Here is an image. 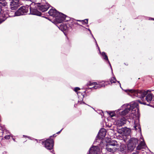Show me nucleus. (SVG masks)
Wrapping results in <instances>:
<instances>
[{
	"mask_svg": "<svg viewBox=\"0 0 154 154\" xmlns=\"http://www.w3.org/2000/svg\"><path fill=\"white\" fill-rule=\"evenodd\" d=\"M127 91L132 93L134 96L140 98L141 99L144 98L149 91V90L146 91L144 90H137L134 89H129Z\"/></svg>",
	"mask_w": 154,
	"mask_h": 154,
	"instance_id": "obj_1",
	"label": "nucleus"
},
{
	"mask_svg": "<svg viewBox=\"0 0 154 154\" xmlns=\"http://www.w3.org/2000/svg\"><path fill=\"white\" fill-rule=\"evenodd\" d=\"M29 7V5H26L25 6H22L19 8L17 11L14 12H13V15H12L11 16H19L25 15L28 12Z\"/></svg>",
	"mask_w": 154,
	"mask_h": 154,
	"instance_id": "obj_2",
	"label": "nucleus"
},
{
	"mask_svg": "<svg viewBox=\"0 0 154 154\" xmlns=\"http://www.w3.org/2000/svg\"><path fill=\"white\" fill-rule=\"evenodd\" d=\"M42 142L44 144L45 147L47 149L51 150L53 149L54 142L53 139H48Z\"/></svg>",
	"mask_w": 154,
	"mask_h": 154,
	"instance_id": "obj_3",
	"label": "nucleus"
},
{
	"mask_svg": "<svg viewBox=\"0 0 154 154\" xmlns=\"http://www.w3.org/2000/svg\"><path fill=\"white\" fill-rule=\"evenodd\" d=\"M130 110H131L133 113L137 115L139 113V106L137 102H134L130 105L129 108Z\"/></svg>",
	"mask_w": 154,
	"mask_h": 154,
	"instance_id": "obj_4",
	"label": "nucleus"
},
{
	"mask_svg": "<svg viewBox=\"0 0 154 154\" xmlns=\"http://www.w3.org/2000/svg\"><path fill=\"white\" fill-rule=\"evenodd\" d=\"M131 130L130 129L127 128V127L122 128L118 130V132L120 134H124L125 135H129L131 133Z\"/></svg>",
	"mask_w": 154,
	"mask_h": 154,
	"instance_id": "obj_5",
	"label": "nucleus"
},
{
	"mask_svg": "<svg viewBox=\"0 0 154 154\" xmlns=\"http://www.w3.org/2000/svg\"><path fill=\"white\" fill-rule=\"evenodd\" d=\"M65 17V14L59 12V14L56 16L54 20L57 23H60L64 21V17Z\"/></svg>",
	"mask_w": 154,
	"mask_h": 154,
	"instance_id": "obj_6",
	"label": "nucleus"
},
{
	"mask_svg": "<svg viewBox=\"0 0 154 154\" xmlns=\"http://www.w3.org/2000/svg\"><path fill=\"white\" fill-rule=\"evenodd\" d=\"M100 149L98 146H93L89 149V154H97Z\"/></svg>",
	"mask_w": 154,
	"mask_h": 154,
	"instance_id": "obj_7",
	"label": "nucleus"
},
{
	"mask_svg": "<svg viewBox=\"0 0 154 154\" xmlns=\"http://www.w3.org/2000/svg\"><path fill=\"white\" fill-rule=\"evenodd\" d=\"M106 130L104 128H101L99 131L97 137L100 139L104 138L106 135Z\"/></svg>",
	"mask_w": 154,
	"mask_h": 154,
	"instance_id": "obj_8",
	"label": "nucleus"
},
{
	"mask_svg": "<svg viewBox=\"0 0 154 154\" xmlns=\"http://www.w3.org/2000/svg\"><path fill=\"white\" fill-rule=\"evenodd\" d=\"M126 121V119L123 117L117 120L116 121V124L118 127H120L125 124Z\"/></svg>",
	"mask_w": 154,
	"mask_h": 154,
	"instance_id": "obj_9",
	"label": "nucleus"
},
{
	"mask_svg": "<svg viewBox=\"0 0 154 154\" xmlns=\"http://www.w3.org/2000/svg\"><path fill=\"white\" fill-rule=\"evenodd\" d=\"M20 6V3L10 2V7L11 10H16Z\"/></svg>",
	"mask_w": 154,
	"mask_h": 154,
	"instance_id": "obj_10",
	"label": "nucleus"
},
{
	"mask_svg": "<svg viewBox=\"0 0 154 154\" xmlns=\"http://www.w3.org/2000/svg\"><path fill=\"white\" fill-rule=\"evenodd\" d=\"M48 14L50 15L55 18L56 16L59 14V12L55 9H51L48 12Z\"/></svg>",
	"mask_w": 154,
	"mask_h": 154,
	"instance_id": "obj_11",
	"label": "nucleus"
},
{
	"mask_svg": "<svg viewBox=\"0 0 154 154\" xmlns=\"http://www.w3.org/2000/svg\"><path fill=\"white\" fill-rule=\"evenodd\" d=\"M75 25H79L78 23L77 22L76 20L73 18L71 19L69 21L68 23V26L71 28H74Z\"/></svg>",
	"mask_w": 154,
	"mask_h": 154,
	"instance_id": "obj_12",
	"label": "nucleus"
},
{
	"mask_svg": "<svg viewBox=\"0 0 154 154\" xmlns=\"http://www.w3.org/2000/svg\"><path fill=\"white\" fill-rule=\"evenodd\" d=\"M30 13L31 14L41 16L42 14L41 12L38 11L36 8H30Z\"/></svg>",
	"mask_w": 154,
	"mask_h": 154,
	"instance_id": "obj_13",
	"label": "nucleus"
},
{
	"mask_svg": "<svg viewBox=\"0 0 154 154\" xmlns=\"http://www.w3.org/2000/svg\"><path fill=\"white\" fill-rule=\"evenodd\" d=\"M69 27H70L68 26V23L66 24H61L59 27L60 29L63 32L66 31Z\"/></svg>",
	"mask_w": 154,
	"mask_h": 154,
	"instance_id": "obj_14",
	"label": "nucleus"
},
{
	"mask_svg": "<svg viewBox=\"0 0 154 154\" xmlns=\"http://www.w3.org/2000/svg\"><path fill=\"white\" fill-rule=\"evenodd\" d=\"M37 7L39 8L38 9L39 10L42 11V12L47 11L49 8V4L47 5H42L39 6L38 5Z\"/></svg>",
	"mask_w": 154,
	"mask_h": 154,
	"instance_id": "obj_15",
	"label": "nucleus"
},
{
	"mask_svg": "<svg viewBox=\"0 0 154 154\" xmlns=\"http://www.w3.org/2000/svg\"><path fill=\"white\" fill-rule=\"evenodd\" d=\"M129 143H131L132 145H134V146H136V145L138 143V140L137 138L134 137L131 138L129 140Z\"/></svg>",
	"mask_w": 154,
	"mask_h": 154,
	"instance_id": "obj_16",
	"label": "nucleus"
},
{
	"mask_svg": "<svg viewBox=\"0 0 154 154\" xmlns=\"http://www.w3.org/2000/svg\"><path fill=\"white\" fill-rule=\"evenodd\" d=\"M119 150L122 153H126L128 152L127 146L124 144L120 146Z\"/></svg>",
	"mask_w": 154,
	"mask_h": 154,
	"instance_id": "obj_17",
	"label": "nucleus"
},
{
	"mask_svg": "<svg viewBox=\"0 0 154 154\" xmlns=\"http://www.w3.org/2000/svg\"><path fill=\"white\" fill-rule=\"evenodd\" d=\"M106 150L108 152L111 153L114 152L116 151L117 148L116 147H111L110 146H106Z\"/></svg>",
	"mask_w": 154,
	"mask_h": 154,
	"instance_id": "obj_18",
	"label": "nucleus"
},
{
	"mask_svg": "<svg viewBox=\"0 0 154 154\" xmlns=\"http://www.w3.org/2000/svg\"><path fill=\"white\" fill-rule=\"evenodd\" d=\"M145 145V143L144 142L141 141L138 144L137 146V147L136 149L137 150H138L144 149Z\"/></svg>",
	"mask_w": 154,
	"mask_h": 154,
	"instance_id": "obj_19",
	"label": "nucleus"
},
{
	"mask_svg": "<svg viewBox=\"0 0 154 154\" xmlns=\"http://www.w3.org/2000/svg\"><path fill=\"white\" fill-rule=\"evenodd\" d=\"M135 147L136 146H134V145H132L131 143H128L127 146L128 152H130L132 151Z\"/></svg>",
	"mask_w": 154,
	"mask_h": 154,
	"instance_id": "obj_20",
	"label": "nucleus"
},
{
	"mask_svg": "<svg viewBox=\"0 0 154 154\" xmlns=\"http://www.w3.org/2000/svg\"><path fill=\"white\" fill-rule=\"evenodd\" d=\"M153 96L152 94H149L147 95L146 99L148 102H150L152 100Z\"/></svg>",
	"mask_w": 154,
	"mask_h": 154,
	"instance_id": "obj_21",
	"label": "nucleus"
},
{
	"mask_svg": "<svg viewBox=\"0 0 154 154\" xmlns=\"http://www.w3.org/2000/svg\"><path fill=\"white\" fill-rule=\"evenodd\" d=\"M105 87V85H104L103 84H97L96 82V84H95V85L92 88H94L95 89H97L98 88H101V87Z\"/></svg>",
	"mask_w": 154,
	"mask_h": 154,
	"instance_id": "obj_22",
	"label": "nucleus"
},
{
	"mask_svg": "<svg viewBox=\"0 0 154 154\" xmlns=\"http://www.w3.org/2000/svg\"><path fill=\"white\" fill-rule=\"evenodd\" d=\"M117 142L115 140H112V141H110L106 145L110 146H117Z\"/></svg>",
	"mask_w": 154,
	"mask_h": 154,
	"instance_id": "obj_23",
	"label": "nucleus"
},
{
	"mask_svg": "<svg viewBox=\"0 0 154 154\" xmlns=\"http://www.w3.org/2000/svg\"><path fill=\"white\" fill-rule=\"evenodd\" d=\"M101 55L103 57V59L105 60H107L108 61V63L110 64V62L109 61V60L108 57L107 55H106V53H105L104 52H103L102 53Z\"/></svg>",
	"mask_w": 154,
	"mask_h": 154,
	"instance_id": "obj_24",
	"label": "nucleus"
},
{
	"mask_svg": "<svg viewBox=\"0 0 154 154\" xmlns=\"http://www.w3.org/2000/svg\"><path fill=\"white\" fill-rule=\"evenodd\" d=\"M130 111V109L128 108H125V110H124L122 112L121 114L123 115H125L127 114Z\"/></svg>",
	"mask_w": 154,
	"mask_h": 154,
	"instance_id": "obj_25",
	"label": "nucleus"
},
{
	"mask_svg": "<svg viewBox=\"0 0 154 154\" xmlns=\"http://www.w3.org/2000/svg\"><path fill=\"white\" fill-rule=\"evenodd\" d=\"M109 80L111 84H112V83H116V82L117 81V80L115 77H111V79H110Z\"/></svg>",
	"mask_w": 154,
	"mask_h": 154,
	"instance_id": "obj_26",
	"label": "nucleus"
},
{
	"mask_svg": "<svg viewBox=\"0 0 154 154\" xmlns=\"http://www.w3.org/2000/svg\"><path fill=\"white\" fill-rule=\"evenodd\" d=\"M65 17H64V21L65 22L68 21L69 23V21H70V20L71 19L69 17L67 16L66 15H65Z\"/></svg>",
	"mask_w": 154,
	"mask_h": 154,
	"instance_id": "obj_27",
	"label": "nucleus"
},
{
	"mask_svg": "<svg viewBox=\"0 0 154 154\" xmlns=\"http://www.w3.org/2000/svg\"><path fill=\"white\" fill-rule=\"evenodd\" d=\"M40 4V3H37L35 4L34 3L32 2L31 4L29 6H30V8H34L33 6L34 5H37V4Z\"/></svg>",
	"mask_w": 154,
	"mask_h": 154,
	"instance_id": "obj_28",
	"label": "nucleus"
},
{
	"mask_svg": "<svg viewBox=\"0 0 154 154\" xmlns=\"http://www.w3.org/2000/svg\"><path fill=\"white\" fill-rule=\"evenodd\" d=\"M107 112L111 117H113L115 116V114L113 112L108 111Z\"/></svg>",
	"mask_w": 154,
	"mask_h": 154,
	"instance_id": "obj_29",
	"label": "nucleus"
},
{
	"mask_svg": "<svg viewBox=\"0 0 154 154\" xmlns=\"http://www.w3.org/2000/svg\"><path fill=\"white\" fill-rule=\"evenodd\" d=\"M82 23L83 24H87L88 23V19H86L83 20H82Z\"/></svg>",
	"mask_w": 154,
	"mask_h": 154,
	"instance_id": "obj_30",
	"label": "nucleus"
},
{
	"mask_svg": "<svg viewBox=\"0 0 154 154\" xmlns=\"http://www.w3.org/2000/svg\"><path fill=\"white\" fill-rule=\"evenodd\" d=\"M95 84H96V82H90L89 83H88L87 84V85L88 86H92V85H94V86Z\"/></svg>",
	"mask_w": 154,
	"mask_h": 154,
	"instance_id": "obj_31",
	"label": "nucleus"
},
{
	"mask_svg": "<svg viewBox=\"0 0 154 154\" xmlns=\"http://www.w3.org/2000/svg\"><path fill=\"white\" fill-rule=\"evenodd\" d=\"M15 11H9V14L10 15V16H12L11 15H13V12H15Z\"/></svg>",
	"mask_w": 154,
	"mask_h": 154,
	"instance_id": "obj_32",
	"label": "nucleus"
},
{
	"mask_svg": "<svg viewBox=\"0 0 154 154\" xmlns=\"http://www.w3.org/2000/svg\"><path fill=\"white\" fill-rule=\"evenodd\" d=\"M80 89L79 87H75L74 88V91L75 92H77L78 91L80 90Z\"/></svg>",
	"mask_w": 154,
	"mask_h": 154,
	"instance_id": "obj_33",
	"label": "nucleus"
},
{
	"mask_svg": "<svg viewBox=\"0 0 154 154\" xmlns=\"http://www.w3.org/2000/svg\"><path fill=\"white\" fill-rule=\"evenodd\" d=\"M10 137H11L10 135H5L4 137V138H5V139H9L10 138Z\"/></svg>",
	"mask_w": 154,
	"mask_h": 154,
	"instance_id": "obj_34",
	"label": "nucleus"
},
{
	"mask_svg": "<svg viewBox=\"0 0 154 154\" xmlns=\"http://www.w3.org/2000/svg\"><path fill=\"white\" fill-rule=\"evenodd\" d=\"M138 127V128H139L140 129H141L140 127L139 126V125H134V129H135V130H136L137 129V128H136V127Z\"/></svg>",
	"mask_w": 154,
	"mask_h": 154,
	"instance_id": "obj_35",
	"label": "nucleus"
},
{
	"mask_svg": "<svg viewBox=\"0 0 154 154\" xmlns=\"http://www.w3.org/2000/svg\"><path fill=\"white\" fill-rule=\"evenodd\" d=\"M104 83H106V84H105V85H108V84L109 85V84H111L110 82H109V81H106V82H104Z\"/></svg>",
	"mask_w": 154,
	"mask_h": 154,
	"instance_id": "obj_36",
	"label": "nucleus"
},
{
	"mask_svg": "<svg viewBox=\"0 0 154 154\" xmlns=\"http://www.w3.org/2000/svg\"><path fill=\"white\" fill-rule=\"evenodd\" d=\"M11 2H19V0H11Z\"/></svg>",
	"mask_w": 154,
	"mask_h": 154,
	"instance_id": "obj_37",
	"label": "nucleus"
},
{
	"mask_svg": "<svg viewBox=\"0 0 154 154\" xmlns=\"http://www.w3.org/2000/svg\"><path fill=\"white\" fill-rule=\"evenodd\" d=\"M132 154H139V152L138 151H135L132 153Z\"/></svg>",
	"mask_w": 154,
	"mask_h": 154,
	"instance_id": "obj_38",
	"label": "nucleus"
},
{
	"mask_svg": "<svg viewBox=\"0 0 154 154\" xmlns=\"http://www.w3.org/2000/svg\"><path fill=\"white\" fill-rule=\"evenodd\" d=\"M56 136L55 135V134H54L52 136H51L50 137L51 138V137H55Z\"/></svg>",
	"mask_w": 154,
	"mask_h": 154,
	"instance_id": "obj_39",
	"label": "nucleus"
},
{
	"mask_svg": "<svg viewBox=\"0 0 154 154\" xmlns=\"http://www.w3.org/2000/svg\"><path fill=\"white\" fill-rule=\"evenodd\" d=\"M63 129V128L60 131H59L58 132H57L56 133V134H59L61 132V131H62Z\"/></svg>",
	"mask_w": 154,
	"mask_h": 154,
	"instance_id": "obj_40",
	"label": "nucleus"
},
{
	"mask_svg": "<svg viewBox=\"0 0 154 154\" xmlns=\"http://www.w3.org/2000/svg\"><path fill=\"white\" fill-rule=\"evenodd\" d=\"M139 103H140L141 104H146V103H142L141 102V101H139Z\"/></svg>",
	"mask_w": 154,
	"mask_h": 154,
	"instance_id": "obj_41",
	"label": "nucleus"
},
{
	"mask_svg": "<svg viewBox=\"0 0 154 154\" xmlns=\"http://www.w3.org/2000/svg\"><path fill=\"white\" fill-rule=\"evenodd\" d=\"M76 21H79V22L81 21L82 22V20H76Z\"/></svg>",
	"mask_w": 154,
	"mask_h": 154,
	"instance_id": "obj_42",
	"label": "nucleus"
},
{
	"mask_svg": "<svg viewBox=\"0 0 154 154\" xmlns=\"http://www.w3.org/2000/svg\"><path fill=\"white\" fill-rule=\"evenodd\" d=\"M3 134V133L1 134H0V137L2 136Z\"/></svg>",
	"mask_w": 154,
	"mask_h": 154,
	"instance_id": "obj_43",
	"label": "nucleus"
},
{
	"mask_svg": "<svg viewBox=\"0 0 154 154\" xmlns=\"http://www.w3.org/2000/svg\"><path fill=\"white\" fill-rule=\"evenodd\" d=\"M110 154H116V152H112Z\"/></svg>",
	"mask_w": 154,
	"mask_h": 154,
	"instance_id": "obj_44",
	"label": "nucleus"
},
{
	"mask_svg": "<svg viewBox=\"0 0 154 154\" xmlns=\"http://www.w3.org/2000/svg\"><path fill=\"white\" fill-rule=\"evenodd\" d=\"M3 22V21H2L1 20H0V24L2 23Z\"/></svg>",
	"mask_w": 154,
	"mask_h": 154,
	"instance_id": "obj_45",
	"label": "nucleus"
},
{
	"mask_svg": "<svg viewBox=\"0 0 154 154\" xmlns=\"http://www.w3.org/2000/svg\"><path fill=\"white\" fill-rule=\"evenodd\" d=\"M117 81L118 82V83H119V84L120 85H121L119 81Z\"/></svg>",
	"mask_w": 154,
	"mask_h": 154,
	"instance_id": "obj_46",
	"label": "nucleus"
},
{
	"mask_svg": "<svg viewBox=\"0 0 154 154\" xmlns=\"http://www.w3.org/2000/svg\"><path fill=\"white\" fill-rule=\"evenodd\" d=\"M12 139H13V140L14 141H15V139H14V138H13Z\"/></svg>",
	"mask_w": 154,
	"mask_h": 154,
	"instance_id": "obj_47",
	"label": "nucleus"
},
{
	"mask_svg": "<svg viewBox=\"0 0 154 154\" xmlns=\"http://www.w3.org/2000/svg\"><path fill=\"white\" fill-rule=\"evenodd\" d=\"M114 147V146H111V147Z\"/></svg>",
	"mask_w": 154,
	"mask_h": 154,
	"instance_id": "obj_48",
	"label": "nucleus"
},
{
	"mask_svg": "<svg viewBox=\"0 0 154 154\" xmlns=\"http://www.w3.org/2000/svg\"><path fill=\"white\" fill-rule=\"evenodd\" d=\"M2 131V132H1V133H2V131Z\"/></svg>",
	"mask_w": 154,
	"mask_h": 154,
	"instance_id": "obj_49",
	"label": "nucleus"
}]
</instances>
